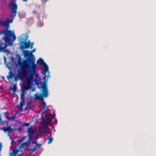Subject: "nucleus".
I'll use <instances>...</instances> for the list:
<instances>
[{
	"instance_id": "1",
	"label": "nucleus",
	"mask_w": 156,
	"mask_h": 156,
	"mask_svg": "<svg viewBox=\"0 0 156 156\" xmlns=\"http://www.w3.org/2000/svg\"><path fill=\"white\" fill-rule=\"evenodd\" d=\"M22 58L19 56L17 60V65L21 71L18 72V76L21 79L24 78L28 74V71L30 73L29 77L34 79L33 76L36 73L37 65L35 63L21 62Z\"/></svg>"
},
{
	"instance_id": "2",
	"label": "nucleus",
	"mask_w": 156,
	"mask_h": 156,
	"mask_svg": "<svg viewBox=\"0 0 156 156\" xmlns=\"http://www.w3.org/2000/svg\"><path fill=\"white\" fill-rule=\"evenodd\" d=\"M36 50L34 48L31 51L24 50V55L26 59H23L21 62L35 63V58L32 53L34 52Z\"/></svg>"
},
{
	"instance_id": "3",
	"label": "nucleus",
	"mask_w": 156,
	"mask_h": 156,
	"mask_svg": "<svg viewBox=\"0 0 156 156\" xmlns=\"http://www.w3.org/2000/svg\"><path fill=\"white\" fill-rule=\"evenodd\" d=\"M16 39V36L15 35H14L13 37L12 38L8 39L5 38V39L3 40L5 42L4 43L0 41V52H3V51L5 49H6L7 46L12 45Z\"/></svg>"
},
{
	"instance_id": "4",
	"label": "nucleus",
	"mask_w": 156,
	"mask_h": 156,
	"mask_svg": "<svg viewBox=\"0 0 156 156\" xmlns=\"http://www.w3.org/2000/svg\"><path fill=\"white\" fill-rule=\"evenodd\" d=\"M48 125L44 123L38 127V133L36 136H51V132L49 131L48 128Z\"/></svg>"
},
{
	"instance_id": "5",
	"label": "nucleus",
	"mask_w": 156,
	"mask_h": 156,
	"mask_svg": "<svg viewBox=\"0 0 156 156\" xmlns=\"http://www.w3.org/2000/svg\"><path fill=\"white\" fill-rule=\"evenodd\" d=\"M48 95V93H40L36 94L35 95V98L37 100L41 101V104L42 105V109L44 110L45 111H48L47 107L46 106V103L44 101L43 97H46Z\"/></svg>"
},
{
	"instance_id": "6",
	"label": "nucleus",
	"mask_w": 156,
	"mask_h": 156,
	"mask_svg": "<svg viewBox=\"0 0 156 156\" xmlns=\"http://www.w3.org/2000/svg\"><path fill=\"white\" fill-rule=\"evenodd\" d=\"M23 138V139L19 140V144H20V148L21 149V150L22 151L23 150H26L28 146L31 143L32 140L34 139V138L37 139V137H29L28 141H25L23 140L25 139V137H22V138Z\"/></svg>"
},
{
	"instance_id": "7",
	"label": "nucleus",
	"mask_w": 156,
	"mask_h": 156,
	"mask_svg": "<svg viewBox=\"0 0 156 156\" xmlns=\"http://www.w3.org/2000/svg\"><path fill=\"white\" fill-rule=\"evenodd\" d=\"M46 76L45 74L43 83L41 84L40 86H39L38 85H37V87L39 89H42L40 90V92L42 91V92L40 93H48L47 83L48 78L47 77V78H45Z\"/></svg>"
},
{
	"instance_id": "8",
	"label": "nucleus",
	"mask_w": 156,
	"mask_h": 156,
	"mask_svg": "<svg viewBox=\"0 0 156 156\" xmlns=\"http://www.w3.org/2000/svg\"><path fill=\"white\" fill-rule=\"evenodd\" d=\"M9 8L12 10V12L13 13V17L16 16L17 13V9L18 7L16 3V0L11 2L8 6Z\"/></svg>"
},
{
	"instance_id": "9",
	"label": "nucleus",
	"mask_w": 156,
	"mask_h": 156,
	"mask_svg": "<svg viewBox=\"0 0 156 156\" xmlns=\"http://www.w3.org/2000/svg\"><path fill=\"white\" fill-rule=\"evenodd\" d=\"M45 114V116L46 119L44 122V123L48 125L52 121L53 119V116L49 112L44 113L43 112L41 113V117H42L43 115Z\"/></svg>"
},
{
	"instance_id": "10",
	"label": "nucleus",
	"mask_w": 156,
	"mask_h": 156,
	"mask_svg": "<svg viewBox=\"0 0 156 156\" xmlns=\"http://www.w3.org/2000/svg\"><path fill=\"white\" fill-rule=\"evenodd\" d=\"M28 36L26 35L25 38L24 39V41H20V43L21 44L20 47L22 49H23L27 48H28L30 46V45L29 43H27L26 41L28 39Z\"/></svg>"
},
{
	"instance_id": "11",
	"label": "nucleus",
	"mask_w": 156,
	"mask_h": 156,
	"mask_svg": "<svg viewBox=\"0 0 156 156\" xmlns=\"http://www.w3.org/2000/svg\"><path fill=\"white\" fill-rule=\"evenodd\" d=\"M25 132L28 134V136H35V130L32 126L28 128Z\"/></svg>"
},
{
	"instance_id": "12",
	"label": "nucleus",
	"mask_w": 156,
	"mask_h": 156,
	"mask_svg": "<svg viewBox=\"0 0 156 156\" xmlns=\"http://www.w3.org/2000/svg\"><path fill=\"white\" fill-rule=\"evenodd\" d=\"M7 125L8 126L6 128L5 127H4L2 128V130L4 131L5 133H7V135L9 136H11L9 134V132H11L12 130L14 131H16V129H12L10 126H9L8 124H7Z\"/></svg>"
},
{
	"instance_id": "13",
	"label": "nucleus",
	"mask_w": 156,
	"mask_h": 156,
	"mask_svg": "<svg viewBox=\"0 0 156 156\" xmlns=\"http://www.w3.org/2000/svg\"><path fill=\"white\" fill-rule=\"evenodd\" d=\"M25 103L24 100H21L19 105H18V112L20 113L22 112L23 107V104Z\"/></svg>"
},
{
	"instance_id": "14",
	"label": "nucleus",
	"mask_w": 156,
	"mask_h": 156,
	"mask_svg": "<svg viewBox=\"0 0 156 156\" xmlns=\"http://www.w3.org/2000/svg\"><path fill=\"white\" fill-rule=\"evenodd\" d=\"M44 67V72L45 73H48V74L46 76V77L48 78V77H50V76L49 75V72L48 71V67L47 65L45 62L44 64L42 65Z\"/></svg>"
},
{
	"instance_id": "15",
	"label": "nucleus",
	"mask_w": 156,
	"mask_h": 156,
	"mask_svg": "<svg viewBox=\"0 0 156 156\" xmlns=\"http://www.w3.org/2000/svg\"><path fill=\"white\" fill-rule=\"evenodd\" d=\"M34 81L35 82H36L37 81V80L36 79H32L30 78H29L28 77L26 79L25 83L31 85L32 83H33Z\"/></svg>"
},
{
	"instance_id": "16",
	"label": "nucleus",
	"mask_w": 156,
	"mask_h": 156,
	"mask_svg": "<svg viewBox=\"0 0 156 156\" xmlns=\"http://www.w3.org/2000/svg\"><path fill=\"white\" fill-rule=\"evenodd\" d=\"M8 22V21L4 22L2 20L0 21V23L2 24V27H6V28H8V30H9V24Z\"/></svg>"
},
{
	"instance_id": "17",
	"label": "nucleus",
	"mask_w": 156,
	"mask_h": 156,
	"mask_svg": "<svg viewBox=\"0 0 156 156\" xmlns=\"http://www.w3.org/2000/svg\"><path fill=\"white\" fill-rule=\"evenodd\" d=\"M31 85L25 83H24L23 86L22 88L26 90H28L31 88Z\"/></svg>"
},
{
	"instance_id": "18",
	"label": "nucleus",
	"mask_w": 156,
	"mask_h": 156,
	"mask_svg": "<svg viewBox=\"0 0 156 156\" xmlns=\"http://www.w3.org/2000/svg\"><path fill=\"white\" fill-rule=\"evenodd\" d=\"M10 88L11 90H13L12 93L13 94H14L16 92V85L14 84V83H12L11 85L10 86Z\"/></svg>"
},
{
	"instance_id": "19",
	"label": "nucleus",
	"mask_w": 156,
	"mask_h": 156,
	"mask_svg": "<svg viewBox=\"0 0 156 156\" xmlns=\"http://www.w3.org/2000/svg\"><path fill=\"white\" fill-rule=\"evenodd\" d=\"M21 93L20 94V99L21 100H24V98L25 97V92L24 90L21 88Z\"/></svg>"
},
{
	"instance_id": "20",
	"label": "nucleus",
	"mask_w": 156,
	"mask_h": 156,
	"mask_svg": "<svg viewBox=\"0 0 156 156\" xmlns=\"http://www.w3.org/2000/svg\"><path fill=\"white\" fill-rule=\"evenodd\" d=\"M9 74H10V76H7L6 77L9 80V79H12L13 77H14L15 76V75L12 72L10 71L9 73Z\"/></svg>"
},
{
	"instance_id": "21",
	"label": "nucleus",
	"mask_w": 156,
	"mask_h": 156,
	"mask_svg": "<svg viewBox=\"0 0 156 156\" xmlns=\"http://www.w3.org/2000/svg\"><path fill=\"white\" fill-rule=\"evenodd\" d=\"M39 137H37V139L35 138H34V139H36V140L35 141H34L33 140H32L31 143L32 144H35V145L36 147H40L41 145V144H36V143H37V141H36V140Z\"/></svg>"
},
{
	"instance_id": "22",
	"label": "nucleus",
	"mask_w": 156,
	"mask_h": 156,
	"mask_svg": "<svg viewBox=\"0 0 156 156\" xmlns=\"http://www.w3.org/2000/svg\"><path fill=\"white\" fill-rule=\"evenodd\" d=\"M18 149L16 151L13 150L12 153L10 154L11 156H16L18 152Z\"/></svg>"
},
{
	"instance_id": "23",
	"label": "nucleus",
	"mask_w": 156,
	"mask_h": 156,
	"mask_svg": "<svg viewBox=\"0 0 156 156\" xmlns=\"http://www.w3.org/2000/svg\"><path fill=\"white\" fill-rule=\"evenodd\" d=\"M37 64H42V65L45 62L42 58H40L37 60Z\"/></svg>"
},
{
	"instance_id": "24",
	"label": "nucleus",
	"mask_w": 156,
	"mask_h": 156,
	"mask_svg": "<svg viewBox=\"0 0 156 156\" xmlns=\"http://www.w3.org/2000/svg\"><path fill=\"white\" fill-rule=\"evenodd\" d=\"M36 146L35 145L33 146L31 149H28L27 150L30 152H34L35 151Z\"/></svg>"
},
{
	"instance_id": "25",
	"label": "nucleus",
	"mask_w": 156,
	"mask_h": 156,
	"mask_svg": "<svg viewBox=\"0 0 156 156\" xmlns=\"http://www.w3.org/2000/svg\"><path fill=\"white\" fill-rule=\"evenodd\" d=\"M6 118L8 119V120H10L11 119L14 120L15 118V116H9L7 115L6 116Z\"/></svg>"
},
{
	"instance_id": "26",
	"label": "nucleus",
	"mask_w": 156,
	"mask_h": 156,
	"mask_svg": "<svg viewBox=\"0 0 156 156\" xmlns=\"http://www.w3.org/2000/svg\"><path fill=\"white\" fill-rule=\"evenodd\" d=\"M49 138H46L48 140V144H50L53 141V138L52 137H48Z\"/></svg>"
},
{
	"instance_id": "27",
	"label": "nucleus",
	"mask_w": 156,
	"mask_h": 156,
	"mask_svg": "<svg viewBox=\"0 0 156 156\" xmlns=\"http://www.w3.org/2000/svg\"><path fill=\"white\" fill-rule=\"evenodd\" d=\"M30 125V124L29 123L24 122L22 124V126H23L28 127Z\"/></svg>"
},
{
	"instance_id": "28",
	"label": "nucleus",
	"mask_w": 156,
	"mask_h": 156,
	"mask_svg": "<svg viewBox=\"0 0 156 156\" xmlns=\"http://www.w3.org/2000/svg\"><path fill=\"white\" fill-rule=\"evenodd\" d=\"M13 16L11 17V18L10 20H8V22L9 23V24L10 23H11L12 22L13 20Z\"/></svg>"
},
{
	"instance_id": "29",
	"label": "nucleus",
	"mask_w": 156,
	"mask_h": 156,
	"mask_svg": "<svg viewBox=\"0 0 156 156\" xmlns=\"http://www.w3.org/2000/svg\"><path fill=\"white\" fill-rule=\"evenodd\" d=\"M10 139V140H12L11 144L12 145L13 144H14L15 142V141L12 138V137H9Z\"/></svg>"
},
{
	"instance_id": "30",
	"label": "nucleus",
	"mask_w": 156,
	"mask_h": 156,
	"mask_svg": "<svg viewBox=\"0 0 156 156\" xmlns=\"http://www.w3.org/2000/svg\"><path fill=\"white\" fill-rule=\"evenodd\" d=\"M34 44V43H33V42H32L31 43H30V44H30V49H32L33 48Z\"/></svg>"
},
{
	"instance_id": "31",
	"label": "nucleus",
	"mask_w": 156,
	"mask_h": 156,
	"mask_svg": "<svg viewBox=\"0 0 156 156\" xmlns=\"http://www.w3.org/2000/svg\"><path fill=\"white\" fill-rule=\"evenodd\" d=\"M35 76H36V77L37 79H38L39 80H40L41 78L38 75H36Z\"/></svg>"
},
{
	"instance_id": "32",
	"label": "nucleus",
	"mask_w": 156,
	"mask_h": 156,
	"mask_svg": "<svg viewBox=\"0 0 156 156\" xmlns=\"http://www.w3.org/2000/svg\"><path fill=\"white\" fill-rule=\"evenodd\" d=\"M3 52L4 53H5L6 52H9V51H8L6 49H5L3 51Z\"/></svg>"
},
{
	"instance_id": "33",
	"label": "nucleus",
	"mask_w": 156,
	"mask_h": 156,
	"mask_svg": "<svg viewBox=\"0 0 156 156\" xmlns=\"http://www.w3.org/2000/svg\"><path fill=\"white\" fill-rule=\"evenodd\" d=\"M2 143L1 142H0V150H1V148L2 147Z\"/></svg>"
},
{
	"instance_id": "34",
	"label": "nucleus",
	"mask_w": 156,
	"mask_h": 156,
	"mask_svg": "<svg viewBox=\"0 0 156 156\" xmlns=\"http://www.w3.org/2000/svg\"><path fill=\"white\" fill-rule=\"evenodd\" d=\"M27 108H28V106H26L25 108H24V110L25 111L26 110H27Z\"/></svg>"
},
{
	"instance_id": "35",
	"label": "nucleus",
	"mask_w": 156,
	"mask_h": 156,
	"mask_svg": "<svg viewBox=\"0 0 156 156\" xmlns=\"http://www.w3.org/2000/svg\"><path fill=\"white\" fill-rule=\"evenodd\" d=\"M14 80L16 81L18 80V79H17V78L15 77L14 78Z\"/></svg>"
},
{
	"instance_id": "36",
	"label": "nucleus",
	"mask_w": 156,
	"mask_h": 156,
	"mask_svg": "<svg viewBox=\"0 0 156 156\" xmlns=\"http://www.w3.org/2000/svg\"><path fill=\"white\" fill-rule=\"evenodd\" d=\"M20 38H21V39H21V40H23V38H22V37H19V40H20Z\"/></svg>"
},
{
	"instance_id": "37",
	"label": "nucleus",
	"mask_w": 156,
	"mask_h": 156,
	"mask_svg": "<svg viewBox=\"0 0 156 156\" xmlns=\"http://www.w3.org/2000/svg\"><path fill=\"white\" fill-rule=\"evenodd\" d=\"M27 43H28V44L29 43V44H30V40L28 41H27Z\"/></svg>"
},
{
	"instance_id": "38",
	"label": "nucleus",
	"mask_w": 156,
	"mask_h": 156,
	"mask_svg": "<svg viewBox=\"0 0 156 156\" xmlns=\"http://www.w3.org/2000/svg\"><path fill=\"white\" fill-rule=\"evenodd\" d=\"M2 79L4 80H5V77H4V76H2Z\"/></svg>"
},
{
	"instance_id": "39",
	"label": "nucleus",
	"mask_w": 156,
	"mask_h": 156,
	"mask_svg": "<svg viewBox=\"0 0 156 156\" xmlns=\"http://www.w3.org/2000/svg\"><path fill=\"white\" fill-rule=\"evenodd\" d=\"M2 121V119L1 118V117H0V123Z\"/></svg>"
},
{
	"instance_id": "40",
	"label": "nucleus",
	"mask_w": 156,
	"mask_h": 156,
	"mask_svg": "<svg viewBox=\"0 0 156 156\" xmlns=\"http://www.w3.org/2000/svg\"><path fill=\"white\" fill-rule=\"evenodd\" d=\"M23 1H27V0H22Z\"/></svg>"
},
{
	"instance_id": "41",
	"label": "nucleus",
	"mask_w": 156,
	"mask_h": 156,
	"mask_svg": "<svg viewBox=\"0 0 156 156\" xmlns=\"http://www.w3.org/2000/svg\"><path fill=\"white\" fill-rule=\"evenodd\" d=\"M20 124V123H22V122H20L19 123Z\"/></svg>"
},
{
	"instance_id": "42",
	"label": "nucleus",
	"mask_w": 156,
	"mask_h": 156,
	"mask_svg": "<svg viewBox=\"0 0 156 156\" xmlns=\"http://www.w3.org/2000/svg\"><path fill=\"white\" fill-rule=\"evenodd\" d=\"M44 0V1H47L48 0Z\"/></svg>"
},
{
	"instance_id": "43",
	"label": "nucleus",
	"mask_w": 156,
	"mask_h": 156,
	"mask_svg": "<svg viewBox=\"0 0 156 156\" xmlns=\"http://www.w3.org/2000/svg\"><path fill=\"white\" fill-rule=\"evenodd\" d=\"M44 118H42V120H44Z\"/></svg>"
}]
</instances>
